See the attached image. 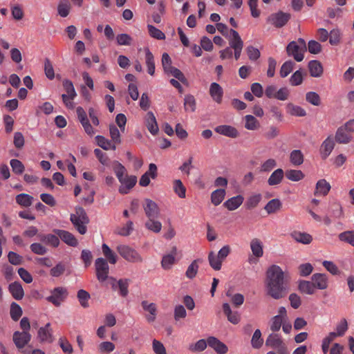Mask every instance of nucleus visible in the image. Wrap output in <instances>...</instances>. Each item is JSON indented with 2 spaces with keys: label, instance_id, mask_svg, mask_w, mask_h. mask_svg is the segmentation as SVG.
I'll return each instance as SVG.
<instances>
[{
  "label": "nucleus",
  "instance_id": "f257e3e1",
  "mask_svg": "<svg viewBox=\"0 0 354 354\" xmlns=\"http://www.w3.org/2000/svg\"><path fill=\"white\" fill-rule=\"evenodd\" d=\"M265 286L266 293L274 299L286 296L289 290V277L277 265L270 266L266 272Z\"/></svg>",
  "mask_w": 354,
  "mask_h": 354
},
{
  "label": "nucleus",
  "instance_id": "f03ea898",
  "mask_svg": "<svg viewBox=\"0 0 354 354\" xmlns=\"http://www.w3.org/2000/svg\"><path fill=\"white\" fill-rule=\"evenodd\" d=\"M75 210V212L71 214L70 220L77 232L84 234L87 230L86 225L90 221L89 218L83 207L77 206Z\"/></svg>",
  "mask_w": 354,
  "mask_h": 354
},
{
  "label": "nucleus",
  "instance_id": "7ed1b4c3",
  "mask_svg": "<svg viewBox=\"0 0 354 354\" xmlns=\"http://www.w3.org/2000/svg\"><path fill=\"white\" fill-rule=\"evenodd\" d=\"M266 346L276 349L279 354H289L286 344L277 333H272L268 336L266 340Z\"/></svg>",
  "mask_w": 354,
  "mask_h": 354
},
{
  "label": "nucleus",
  "instance_id": "20e7f679",
  "mask_svg": "<svg viewBox=\"0 0 354 354\" xmlns=\"http://www.w3.org/2000/svg\"><path fill=\"white\" fill-rule=\"evenodd\" d=\"M117 251L126 261L131 263H141L143 259L140 254L134 249L127 245H119Z\"/></svg>",
  "mask_w": 354,
  "mask_h": 354
},
{
  "label": "nucleus",
  "instance_id": "39448f33",
  "mask_svg": "<svg viewBox=\"0 0 354 354\" xmlns=\"http://www.w3.org/2000/svg\"><path fill=\"white\" fill-rule=\"evenodd\" d=\"M50 292V295L47 297L46 299L56 307L60 306L68 295L67 288L62 286L56 287L52 289Z\"/></svg>",
  "mask_w": 354,
  "mask_h": 354
},
{
  "label": "nucleus",
  "instance_id": "423d86ee",
  "mask_svg": "<svg viewBox=\"0 0 354 354\" xmlns=\"http://www.w3.org/2000/svg\"><path fill=\"white\" fill-rule=\"evenodd\" d=\"M95 274L100 282H104L109 277V266L107 261L100 257L95 261Z\"/></svg>",
  "mask_w": 354,
  "mask_h": 354
},
{
  "label": "nucleus",
  "instance_id": "0eeeda50",
  "mask_svg": "<svg viewBox=\"0 0 354 354\" xmlns=\"http://www.w3.org/2000/svg\"><path fill=\"white\" fill-rule=\"evenodd\" d=\"M290 17V14L279 11L272 14L268 20L276 28H281L288 23Z\"/></svg>",
  "mask_w": 354,
  "mask_h": 354
},
{
  "label": "nucleus",
  "instance_id": "6e6552de",
  "mask_svg": "<svg viewBox=\"0 0 354 354\" xmlns=\"http://www.w3.org/2000/svg\"><path fill=\"white\" fill-rule=\"evenodd\" d=\"M143 209L148 218H157L160 215V208L158 204L149 198L145 200Z\"/></svg>",
  "mask_w": 354,
  "mask_h": 354
},
{
  "label": "nucleus",
  "instance_id": "1a4fd4ad",
  "mask_svg": "<svg viewBox=\"0 0 354 354\" xmlns=\"http://www.w3.org/2000/svg\"><path fill=\"white\" fill-rule=\"evenodd\" d=\"M305 51L300 48V46L295 41H290L286 46L287 55L293 57L295 61L300 62L304 59Z\"/></svg>",
  "mask_w": 354,
  "mask_h": 354
},
{
  "label": "nucleus",
  "instance_id": "9d476101",
  "mask_svg": "<svg viewBox=\"0 0 354 354\" xmlns=\"http://www.w3.org/2000/svg\"><path fill=\"white\" fill-rule=\"evenodd\" d=\"M53 232L56 235H57L66 244L72 247H75L77 245L78 241L77 239L70 232L59 229H53Z\"/></svg>",
  "mask_w": 354,
  "mask_h": 354
},
{
  "label": "nucleus",
  "instance_id": "9b49d317",
  "mask_svg": "<svg viewBox=\"0 0 354 354\" xmlns=\"http://www.w3.org/2000/svg\"><path fill=\"white\" fill-rule=\"evenodd\" d=\"M31 339V335L28 331H16L13 334V341L18 348H22Z\"/></svg>",
  "mask_w": 354,
  "mask_h": 354
},
{
  "label": "nucleus",
  "instance_id": "f8f14e48",
  "mask_svg": "<svg viewBox=\"0 0 354 354\" xmlns=\"http://www.w3.org/2000/svg\"><path fill=\"white\" fill-rule=\"evenodd\" d=\"M207 343L209 346L212 348L218 354H225L228 351L227 346L215 337H209Z\"/></svg>",
  "mask_w": 354,
  "mask_h": 354
},
{
  "label": "nucleus",
  "instance_id": "ddd939ff",
  "mask_svg": "<svg viewBox=\"0 0 354 354\" xmlns=\"http://www.w3.org/2000/svg\"><path fill=\"white\" fill-rule=\"evenodd\" d=\"M335 147V142L331 136H328L321 145L320 154L322 158L325 160L330 154Z\"/></svg>",
  "mask_w": 354,
  "mask_h": 354
},
{
  "label": "nucleus",
  "instance_id": "4468645a",
  "mask_svg": "<svg viewBox=\"0 0 354 354\" xmlns=\"http://www.w3.org/2000/svg\"><path fill=\"white\" fill-rule=\"evenodd\" d=\"M137 183V177L136 176L126 175L124 180L121 183L122 185L119 187V192L122 194H127L129 192Z\"/></svg>",
  "mask_w": 354,
  "mask_h": 354
},
{
  "label": "nucleus",
  "instance_id": "2eb2a0df",
  "mask_svg": "<svg viewBox=\"0 0 354 354\" xmlns=\"http://www.w3.org/2000/svg\"><path fill=\"white\" fill-rule=\"evenodd\" d=\"M312 283L315 288L320 290L326 289L328 287V277L326 274L322 273H315L313 274Z\"/></svg>",
  "mask_w": 354,
  "mask_h": 354
},
{
  "label": "nucleus",
  "instance_id": "dca6fc26",
  "mask_svg": "<svg viewBox=\"0 0 354 354\" xmlns=\"http://www.w3.org/2000/svg\"><path fill=\"white\" fill-rule=\"evenodd\" d=\"M209 95L214 102L221 104L223 100V90L219 84L213 82L209 87Z\"/></svg>",
  "mask_w": 354,
  "mask_h": 354
},
{
  "label": "nucleus",
  "instance_id": "f3484780",
  "mask_svg": "<svg viewBox=\"0 0 354 354\" xmlns=\"http://www.w3.org/2000/svg\"><path fill=\"white\" fill-rule=\"evenodd\" d=\"M215 131L219 134L235 138L239 136L237 129L230 125H219L214 129Z\"/></svg>",
  "mask_w": 354,
  "mask_h": 354
},
{
  "label": "nucleus",
  "instance_id": "a211bd4d",
  "mask_svg": "<svg viewBox=\"0 0 354 354\" xmlns=\"http://www.w3.org/2000/svg\"><path fill=\"white\" fill-rule=\"evenodd\" d=\"M145 124L147 129L152 135H156L159 129L154 114L149 111L146 115Z\"/></svg>",
  "mask_w": 354,
  "mask_h": 354
},
{
  "label": "nucleus",
  "instance_id": "6ab92c4d",
  "mask_svg": "<svg viewBox=\"0 0 354 354\" xmlns=\"http://www.w3.org/2000/svg\"><path fill=\"white\" fill-rule=\"evenodd\" d=\"M8 290L12 297L16 300H21L24 296V291L21 284L18 281H15L9 284Z\"/></svg>",
  "mask_w": 354,
  "mask_h": 354
},
{
  "label": "nucleus",
  "instance_id": "aec40b11",
  "mask_svg": "<svg viewBox=\"0 0 354 354\" xmlns=\"http://www.w3.org/2000/svg\"><path fill=\"white\" fill-rule=\"evenodd\" d=\"M223 310L227 316V320L233 324H237L241 320L240 315L237 311L232 312L230 306L227 303L223 304Z\"/></svg>",
  "mask_w": 354,
  "mask_h": 354
},
{
  "label": "nucleus",
  "instance_id": "412c9836",
  "mask_svg": "<svg viewBox=\"0 0 354 354\" xmlns=\"http://www.w3.org/2000/svg\"><path fill=\"white\" fill-rule=\"evenodd\" d=\"M244 201V198L242 195H237L233 196L227 200L224 203L223 206L230 211H233L239 207Z\"/></svg>",
  "mask_w": 354,
  "mask_h": 354
},
{
  "label": "nucleus",
  "instance_id": "4be33fe9",
  "mask_svg": "<svg viewBox=\"0 0 354 354\" xmlns=\"http://www.w3.org/2000/svg\"><path fill=\"white\" fill-rule=\"evenodd\" d=\"M310 74L312 77H319L323 74V66L318 60H311L308 64Z\"/></svg>",
  "mask_w": 354,
  "mask_h": 354
},
{
  "label": "nucleus",
  "instance_id": "5701e85b",
  "mask_svg": "<svg viewBox=\"0 0 354 354\" xmlns=\"http://www.w3.org/2000/svg\"><path fill=\"white\" fill-rule=\"evenodd\" d=\"M353 136L345 129L339 127L336 131L335 139L339 144H347L351 141Z\"/></svg>",
  "mask_w": 354,
  "mask_h": 354
},
{
  "label": "nucleus",
  "instance_id": "b1692460",
  "mask_svg": "<svg viewBox=\"0 0 354 354\" xmlns=\"http://www.w3.org/2000/svg\"><path fill=\"white\" fill-rule=\"evenodd\" d=\"M177 254L176 246L172 247L171 254L163 256L161 265L165 270H169L175 262V257Z\"/></svg>",
  "mask_w": 354,
  "mask_h": 354
},
{
  "label": "nucleus",
  "instance_id": "393cba45",
  "mask_svg": "<svg viewBox=\"0 0 354 354\" xmlns=\"http://www.w3.org/2000/svg\"><path fill=\"white\" fill-rule=\"evenodd\" d=\"M130 280L128 279H120L118 281L117 283L112 284V288L113 290L119 289V293L120 296L125 297L129 293V284Z\"/></svg>",
  "mask_w": 354,
  "mask_h": 354
},
{
  "label": "nucleus",
  "instance_id": "a878e982",
  "mask_svg": "<svg viewBox=\"0 0 354 354\" xmlns=\"http://www.w3.org/2000/svg\"><path fill=\"white\" fill-rule=\"evenodd\" d=\"M39 238L41 242L46 245H50L54 248L58 247L60 243L59 237L55 234H39Z\"/></svg>",
  "mask_w": 354,
  "mask_h": 354
},
{
  "label": "nucleus",
  "instance_id": "bb28decb",
  "mask_svg": "<svg viewBox=\"0 0 354 354\" xmlns=\"http://www.w3.org/2000/svg\"><path fill=\"white\" fill-rule=\"evenodd\" d=\"M50 324L47 323L44 327H41L38 330V337L41 342H53V335L50 331Z\"/></svg>",
  "mask_w": 354,
  "mask_h": 354
},
{
  "label": "nucleus",
  "instance_id": "cd10ccee",
  "mask_svg": "<svg viewBox=\"0 0 354 354\" xmlns=\"http://www.w3.org/2000/svg\"><path fill=\"white\" fill-rule=\"evenodd\" d=\"M282 207V203L278 198H273L270 200L264 207V209L268 214H272L277 212Z\"/></svg>",
  "mask_w": 354,
  "mask_h": 354
},
{
  "label": "nucleus",
  "instance_id": "c85d7f7f",
  "mask_svg": "<svg viewBox=\"0 0 354 354\" xmlns=\"http://www.w3.org/2000/svg\"><path fill=\"white\" fill-rule=\"evenodd\" d=\"M304 156L299 149H294L290 153V162L294 166H299L303 164Z\"/></svg>",
  "mask_w": 354,
  "mask_h": 354
},
{
  "label": "nucleus",
  "instance_id": "c756f323",
  "mask_svg": "<svg viewBox=\"0 0 354 354\" xmlns=\"http://www.w3.org/2000/svg\"><path fill=\"white\" fill-rule=\"evenodd\" d=\"M284 176V172L282 169H277L274 170L268 180L269 185H276L282 181Z\"/></svg>",
  "mask_w": 354,
  "mask_h": 354
},
{
  "label": "nucleus",
  "instance_id": "7c9ffc66",
  "mask_svg": "<svg viewBox=\"0 0 354 354\" xmlns=\"http://www.w3.org/2000/svg\"><path fill=\"white\" fill-rule=\"evenodd\" d=\"M250 248L254 256L257 258L261 257L263 254L262 242L258 239H253L250 242Z\"/></svg>",
  "mask_w": 354,
  "mask_h": 354
},
{
  "label": "nucleus",
  "instance_id": "2f4dec72",
  "mask_svg": "<svg viewBox=\"0 0 354 354\" xmlns=\"http://www.w3.org/2000/svg\"><path fill=\"white\" fill-rule=\"evenodd\" d=\"M97 145L104 150L113 149L115 150V144H112V141L106 139L103 136L98 135L95 137Z\"/></svg>",
  "mask_w": 354,
  "mask_h": 354
},
{
  "label": "nucleus",
  "instance_id": "473e14b6",
  "mask_svg": "<svg viewBox=\"0 0 354 354\" xmlns=\"http://www.w3.org/2000/svg\"><path fill=\"white\" fill-rule=\"evenodd\" d=\"M145 59L146 65L147 66L148 73L151 75H153L155 73V62L154 57L149 48L145 49Z\"/></svg>",
  "mask_w": 354,
  "mask_h": 354
},
{
  "label": "nucleus",
  "instance_id": "72a5a7b5",
  "mask_svg": "<svg viewBox=\"0 0 354 354\" xmlns=\"http://www.w3.org/2000/svg\"><path fill=\"white\" fill-rule=\"evenodd\" d=\"M33 197L28 194L21 193L16 196V203L19 205L28 207L32 204Z\"/></svg>",
  "mask_w": 354,
  "mask_h": 354
},
{
  "label": "nucleus",
  "instance_id": "f704fd0d",
  "mask_svg": "<svg viewBox=\"0 0 354 354\" xmlns=\"http://www.w3.org/2000/svg\"><path fill=\"white\" fill-rule=\"evenodd\" d=\"M330 189V184L326 182V180L322 179L317 181L316 184V191L315 192V195L322 194L323 196H326L328 194Z\"/></svg>",
  "mask_w": 354,
  "mask_h": 354
},
{
  "label": "nucleus",
  "instance_id": "c9c22d12",
  "mask_svg": "<svg viewBox=\"0 0 354 354\" xmlns=\"http://www.w3.org/2000/svg\"><path fill=\"white\" fill-rule=\"evenodd\" d=\"M291 235L296 241L303 244H309L313 241L312 236L306 232H294Z\"/></svg>",
  "mask_w": 354,
  "mask_h": 354
},
{
  "label": "nucleus",
  "instance_id": "e433bc0d",
  "mask_svg": "<svg viewBox=\"0 0 354 354\" xmlns=\"http://www.w3.org/2000/svg\"><path fill=\"white\" fill-rule=\"evenodd\" d=\"M230 31L232 36V39L229 41L230 47L233 49L243 47V42L238 32L234 29H231Z\"/></svg>",
  "mask_w": 354,
  "mask_h": 354
},
{
  "label": "nucleus",
  "instance_id": "4c0bfd02",
  "mask_svg": "<svg viewBox=\"0 0 354 354\" xmlns=\"http://www.w3.org/2000/svg\"><path fill=\"white\" fill-rule=\"evenodd\" d=\"M102 253L105 257V259L111 264H115L117 262V256L111 250L108 245L103 243L102 245Z\"/></svg>",
  "mask_w": 354,
  "mask_h": 354
},
{
  "label": "nucleus",
  "instance_id": "58836bf2",
  "mask_svg": "<svg viewBox=\"0 0 354 354\" xmlns=\"http://www.w3.org/2000/svg\"><path fill=\"white\" fill-rule=\"evenodd\" d=\"M208 261L209 266L214 270H220L222 266L223 261L218 258L214 252L212 251L208 254Z\"/></svg>",
  "mask_w": 354,
  "mask_h": 354
},
{
  "label": "nucleus",
  "instance_id": "ea45409f",
  "mask_svg": "<svg viewBox=\"0 0 354 354\" xmlns=\"http://www.w3.org/2000/svg\"><path fill=\"white\" fill-rule=\"evenodd\" d=\"M298 289L302 293L313 295L315 288L312 282L302 280L299 281Z\"/></svg>",
  "mask_w": 354,
  "mask_h": 354
},
{
  "label": "nucleus",
  "instance_id": "a19ab883",
  "mask_svg": "<svg viewBox=\"0 0 354 354\" xmlns=\"http://www.w3.org/2000/svg\"><path fill=\"white\" fill-rule=\"evenodd\" d=\"M225 196V191L223 189H217L211 194L212 203L217 206L221 203Z\"/></svg>",
  "mask_w": 354,
  "mask_h": 354
},
{
  "label": "nucleus",
  "instance_id": "79ce46f5",
  "mask_svg": "<svg viewBox=\"0 0 354 354\" xmlns=\"http://www.w3.org/2000/svg\"><path fill=\"white\" fill-rule=\"evenodd\" d=\"M115 166L113 167V171L121 183L124 180L127 174L126 168L118 161L114 162Z\"/></svg>",
  "mask_w": 354,
  "mask_h": 354
},
{
  "label": "nucleus",
  "instance_id": "37998d69",
  "mask_svg": "<svg viewBox=\"0 0 354 354\" xmlns=\"http://www.w3.org/2000/svg\"><path fill=\"white\" fill-rule=\"evenodd\" d=\"M286 177L291 181H299L302 180L305 175L301 170L289 169L285 173Z\"/></svg>",
  "mask_w": 354,
  "mask_h": 354
},
{
  "label": "nucleus",
  "instance_id": "c03bdc74",
  "mask_svg": "<svg viewBox=\"0 0 354 354\" xmlns=\"http://www.w3.org/2000/svg\"><path fill=\"white\" fill-rule=\"evenodd\" d=\"M145 225L147 230L154 233H159L162 229L161 223L156 221V218H148Z\"/></svg>",
  "mask_w": 354,
  "mask_h": 354
},
{
  "label": "nucleus",
  "instance_id": "a18cd8bd",
  "mask_svg": "<svg viewBox=\"0 0 354 354\" xmlns=\"http://www.w3.org/2000/svg\"><path fill=\"white\" fill-rule=\"evenodd\" d=\"M263 344V339L261 337V332L259 329H256L251 339V345L252 348L259 349Z\"/></svg>",
  "mask_w": 354,
  "mask_h": 354
},
{
  "label": "nucleus",
  "instance_id": "49530a36",
  "mask_svg": "<svg viewBox=\"0 0 354 354\" xmlns=\"http://www.w3.org/2000/svg\"><path fill=\"white\" fill-rule=\"evenodd\" d=\"M287 108L288 112L290 115L298 116V117H304L306 115V111L302 107L299 106L295 105L292 103H289L287 105Z\"/></svg>",
  "mask_w": 354,
  "mask_h": 354
},
{
  "label": "nucleus",
  "instance_id": "de8ad7c7",
  "mask_svg": "<svg viewBox=\"0 0 354 354\" xmlns=\"http://www.w3.org/2000/svg\"><path fill=\"white\" fill-rule=\"evenodd\" d=\"M295 64L292 60H288L285 62L280 68V76L281 77H287L293 70Z\"/></svg>",
  "mask_w": 354,
  "mask_h": 354
},
{
  "label": "nucleus",
  "instance_id": "09e8293b",
  "mask_svg": "<svg viewBox=\"0 0 354 354\" xmlns=\"http://www.w3.org/2000/svg\"><path fill=\"white\" fill-rule=\"evenodd\" d=\"M23 311L21 306L16 302H12L10 305V314L12 320L18 321L22 315Z\"/></svg>",
  "mask_w": 354,
  "mask_h": 354
},
{
  "label": "nucleus",
  "instance_id": "8fccbe9b",
  "mask_svg": "<svg viewBox=\"0 0 354 354\" xmlns=\"http://www.w3.org/2000/svg\"><path fill=\"white\" fill-rule=\"evenodd\" d=\"M306 100L313 106H318L321 104V97L318 93L310 91L306 93Z\"/></svg>",
  "mask_w": 354,
  "mask_h": 354
},
{
  "label": "nucleus",
  "instance_id": "3c124183",
  "mask_svg": "<svg viewBox=\"0 0 354 354\" xmlns=\"http://www.w3.org/2000/svg\"><path fill=\"white\" fill-rule=\"evenodd\" d=\"M196 100L193 95H187L184 98V107L186 111L194 112L196 110Z\"/></svg>",
  "mask_w": 354,
  "mask_h": 354
},
{
  "label": "nucleus",
  "instance_id": "603ef678",
  "mask_svg": "<svg viewBox=\"0 0 354 354\" xmlns=\"http://www.w3.org/2000/svg\"><path fill=\"white\" fill-rule=\"evenodd\" d=\"M62 85L64 90L67 93L66 95L70 96L71 100H73L76 97L77 93L73 82L69 80L65 79L63 80Z\"/></svg>",
  "mask_w": 354,
  "mask_h": 354
},
{
  "label": "nucleus",
  "instance_id": "864d4df0",
  "mask_svg": "<svg viewBox=\"0 0 354 354\" xmlns=\"http://www.w3.org/2000/svg\"><path fill=\"white\" fill-rule=\"evenodd\" d=\"M77 297L80 303V305L83 308H88L89 306L88 299L91 298V296H90V294L87 291L82 290V289L78 290Z\"/></svg>",
  "mask_w": 354,
  "mask_h": 354
},
{
  "label": "nucleus",
  "instance_id": "5fc2aeb1",
  "mask_svg": "<svg viewBox=\"0 0 354 354\" xmlns=\"http://www.w3.org/2000/svg\"><path fill=\"white\" fill-rule=\"evenodd\" d=\"M174 191L181 198L186 196V188L179 179L174 181Z\"/></svg>",
  "mask_w": 354,
  "mask_h": 354
},
{
  "label": "nucleus",
  "instance_id": "6e6d98bb",
  "mask_svg": "<svg viewBox=\"0 0 354 354\" xmlns=\"http://www.w3.org/2000/svg\"><path fill=\"white\" fill-rule=\"evenodd\" d=\"M339 239L341 241H344L351 244L354 247V231L348 230L340 233L338 235Z\"/></svg>",
  "mask_w": 354,
  "mask_h": 354
},
{
  "label": "nucleus",
  "instance_id": "4d7b16f0",
  "mask_svg": "<svg viewBox=\"0 0 354 354\" xmlns=\"http://www.w3.org/2000/svg\"><path fill=\"white\" fill-rule=\"evenodd\" d=\"M207 339H201L195 344H190L189 349L192 352H202L207 348Z\"/></svg>",
  "mask_w": 354,
  "mask_h": 354
},
{
  "label": "nucleus",
  "instance_id": "13d9d810",
  "mask_svg": "<svg viewBox=\"0 0 354 354\" xmlns=\"http://www.w3.org/2000/svg\"><path fill=\"white\" fill-rule=\"evenodd\" d=\"M261 200V195L260 194H254L250 196L245 203L248 209H252L256 207Z\"/></svg>",
  "mask_w": 354,
  "mask_h": 354
},
{
  "label": "nucleus",
  "instance_id": "bf43d9fd",
  "mask_svg": "<svg viewBox=\"0 0 354 354\" xmlns=\"http://www.w3.org/2000/svg\"><path fill=\"white\" fill-rule=\"evenodd\" d=\"M198 259L194 260L192 262V263L188 266L185 272V275L188 279H192L196 277L198 270Z\"/></svg>",
  "mask_w": 354,
  "mask_h": 354
},
{
  "label": "nucleus",
  "instance_id": "052dcab7",
  "mask_svg": "<svg viewBox=\"0 0 354 354\" xmlns=\"http://www.w3.org/2000/svg\"><path fill=\"white\" fill-rule=\"evenodd\" d=\"M245 127L248 130H255L259 127L258 120L252 115H247L245 117Z\"/></svg>",
  "mask_w": 354,
  "mask_h": 354
},
{
  "label": "nucleus",
  "instance_id": "680f3d73",
  "mask_svg": "<svg viewBox=\"0 0 354 354\" xmlns=\"http://www.w3.org/2000/svg\"><path fill=\"white\" fill-rule=\"evenodd\" d=\"M284 320L283 319H281V316H274L271 318L270 322V328L272 330V333L278 332Z\"/></svg>",
  "mask_w": 354,
  "mask_h": 354
},
{
  "label": "nucleus",
  "instance_id": "e2e57ef3",
  "mask_svg": "<svg viewBox=\"0 0 354 354\" xmlns=\"http://www.w3.org/2000/svg\"><path fill=\"white\" fill-rule=\"evenodd\" d=\"M147 29L151 37L159 40H162L165 39V34L160 30L156 28L153 25H147Z\"/></svg>",
  "mask_w": 354,
  "mask_h": 354
},
{
  "label": "nucleus",
  "instance_id": "0e129e2a",
  "mask_svg": "<svg viewBox=\"0 0 354 354\" xmlns=\"http://www.w3.org/2000/svg\"><path fill=\"white\" fill-rule=\"evenodd\" d=\"M109 133L111 141L115 144H120L122 140L118 129L114 124L109 125Z\"/></svg>",
  "mask_w": 354,
  "mask_h": 354
},
{
  "label": "nucleus",
  "instance_id": "69168bd1",
  "mask_svg": "<svg viewBox=\"0 0 354 354\" xmlns=\"http://www.w3.org/2000/svg\"><path fill=\"white\" fill-rule=\"evenodd\" d=\"M12 171L16 174H21L25 169L24 165L17 159H12L10 162Z\"/></svg>",
  "mask_w": 354,
  "mask_h": 354
},
{
  "label": "nucleus",
  "instance_id": "338daca9",
  "mask_svg": "<svg viewBox=\"0 0 354 354\" xmlns=\"http://www.w3.org/2000/svg\"><path fill=\"white\" fill-rule=\"evenodd\" d=\"M246 53L249 59L251 61H256L261 56L259 50L252 46H249L246 48Z\"/></svg>",
  "mask_w": 354,
  "mask_h": 354
},
{
  "label": "nucleus",
  "instance_id": "774afa93",
  "mask_svg": "<svg viewBox=\"0 0 354 354\" xmlns=\"http://www.w3.org/2000/svg\"><path fill=\"white\" fill-rule=\"evenodd\" d=\"M303 82V75L301 70L296 71L290 78V84L292 86H299Z\"/></svg>",
  "mask_w": 354,
  "mask_h": 354
}]
</instances>
